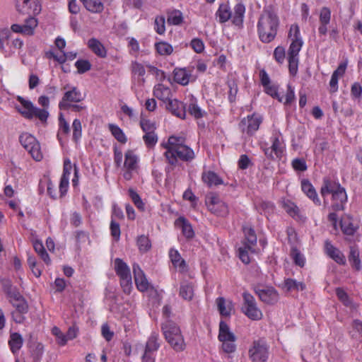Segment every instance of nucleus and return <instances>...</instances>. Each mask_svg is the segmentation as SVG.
Here are the masks:
<instances>
[{
  "instance_id": "obj_1",
  "label": "nucleus",
  "mask_w": 362,
  "mask_h": 362,
  "mask_svg": "<svg viewBox=\"0 0 362 362\" xmlns=\"http://www.w3.org/2000/svg\"><path fill=\"white\" fill-rule=\"evenodd\" d=\"M279 19L274 8L269 5L262 10L257 22V33L260 41L269 43L273 41L277 34Z\"/></svg>"
},
{
  "instance_id": "obj_2",
  "label": "nucleus",
  "mask_w": 362,
  "mask_h": 362,
  "mask_svg": "<svg viewBox=\"0 0 362 362\" xmlns=\"http://www.w3.org/2000/svg\"><path fill=\"white\" fill-rule=\"evenodd\" d=\"M162 146L166 150L164 155L173 170L177 165L179 159H181L180 137L171 136L168 142L162 144Z\"/></svg>"
},
{
  "instance_id": "obj_3",
  "label": "nucleus",
  "mask_w": 362,
  "mask_h": 362,
  "mask_svg": "<svg viewBox=\"0 0 362 362\" xmlns=\"http://www.w3.org/2000/svg\"><path fill=\"white\" fill-rule=\"evenodd\" d=\"M17 100L22 105V108L18 107V111L26 119L38 118L41 122H45L49 117V112L45 109L38 108L30 100L24 99L21 96H18Z\"/></svg>"
},
{
  "instance_id": "obj_4",
  "label": "nucleus",
  "mask_w": 362,
  "mask_h": 362,
  "mask_svg": "<svg viewBox=\"0 0 362 362\" xmlns=\"http://www.w3.org/2000/svg\"><path fill=\"white\" fill-rule=\"evenodd\" d=\"M270 140L272 141L271 147H268L267 145L261 147L264 155L271 160H274L275 158H280L284 149L283 137L281 132L278 130L273 131Z\"/></svg>"
},
{
  "instance_id": "obj_5",
  "label": "nucleus",
  "mask_w": 362,
  "mask_h": 362,
  "mask_svg": "<svg viewBox=\"0 0 362 362\" xmlns=\"http://www.w3.org/2000/svg\"><path fill=\"white\" fill-rule=\"evenodd\" d=\"M162 330L168 342L177 351H181V331L173 321L168 320L162 325Z\"/></svg>"
},
{
  "instance_id": "obj_6",
  "label": "nucleus",
  "mask_w": 362,
  "mask_h": 362,
  "mask_svg": "<svg viewBox=\"0 0 362 362\" xmlns=\"http://www.w3.org/2000/svg\"><path fill=\"white\" fill-rule=\"evenodd\" d=\"M206 205L209 211L218 216L224 217L228 214V205L216 193L210 192L206 196Z\"/></svg>"
},
{
  "instance_id": "obj_7",
  "label": "nucleus",
  "mask_w": 362,
  "mask_h": 362,
  "mask_svg": "<svg viewBox=\"0 0 362 362\" xmlns=\"http://www.w3.org/2000/svg\"><path fill=\"white\" fill-rule=\"evenodd\" d=\"M243 298V306L242 310L243 313L252 320H261L263 315L260 309L257 308L254 296L247 292H244Z\"/></svg>"
},
{
  "instance_id": "obj_8",
  "label": "nucleus",
  "mask_w": 362,
  "mask_h": 362,
  "mask_svg": "<svg viewBox=\"0 0 362 362\" xmlns=\"http://www.w3.org/2000/svg\"><path fill=\"white\" fill-rule=\"evenodd\" d=\"M19 141L34 160L40 161L42 158L40 144L33 135L23 133L19 137Z\"/></svg>"
},
{
  "instance_id": "obj_9",
  "label": "nucleus",
  "mask_w": 362,
  "mask_h": 362,
  "mask_svg": "<svg viewBox=\"0 0 362 362\" xmlns=\"http://www.w3.org/2000/svg\"><path fill=\"white\" fill-rule=\"evenodd\" d=\"M262 121L263 117L260 115L253 113L241 119L239 128L243 133H246L248 136H252L259 129Z\"/></svg>"
},
{
  "instance_id": "obj_10",
  "label": "nucleus",
  "mask_w": 362,
  "mask_h": 362,
  "mask_svg": "<svg viewBox=\"0 0 362 362\" xmlns=\"http://www.w3.org/2000/svg\"><path fill=\"white\" fill-rule=\"evenodd\" d=\"M248 354L252 362H266L269 356L268 346L262 339L254 341Z\"/></svg>"
},
{
  "instance_id": "obj_11",
  "label": "nucleus",
  "mask_w": 362,
  "mask_h": 362,
  "mask_svg": "<svg viewBox=\"0 0 362 362\" xmlns=\"http://www.w3.org/2000/svg\"><path fill=\"white\" fill-rule=\"evenodd\" d=\"M288 37L291 38V43L288 50V55L298 57L303 45V41L300 37V28L298 25H292L291 26Z\"/></svg>"
},
{
  "instance_id": "obj_12",
  "label": "nucleus",
  "mask_w": 362,
  "mask_h": 362,
  "mask_svg": "<svg viewBox=\"0 0 362 362\" xmlns=\"http://www.w3.org/2000/svg\"><path fill=\"white\" fill-rule=\"evenodd\" d=\"M254 291L264 303L273 305L279 300L278 291L272 286H256Z\"/></svg>"
},
{
  "instance_id": "obj_13",
  "label": "nucleus",
  "mask_w": 362,
  "mask_h": 362,
  "mask_svg": "<svg viewBox=\"0 0 362 362\" xmlns=\"http://www.w3.org/2000/svg\"><path fill=\"white\" fill-rule=\"evenodd\" d=\"M83 100L81 91L76 87H72L66 91L59 103L60 110H69L72 103H79Z\"/></svg>"
},
{
  "instance_id": "obj_14",
  "label": "nucleus",
  "mask_w": 362,
  "mask_h": 362,
  "mask_svg": "<svg viewBox=\"0 0 362 362\" xmlns=\"http://www.w3.org/2000/svg\"><path fill=\"white\" fill-rule=\"evenodd\" d=\"M325 252L332 259L339 265H345L346 260L343 252L334 246L329 240L325 241Z\"/></svg>"
},
{
  "instance_id": "obj_15",
  "label": "nucleus",
  "mask_w": 362,
  "mask_h": 362,
  "mask_svg": "<svg viewBox=\"0 0 362 362\" xmlns=\"http://www.w3.org/2000/svg\"><path fill=\"white\" fill-rule=\"evenodd\" d=\"M134 278L136 288L141 292L146 291L149 288V283L146 275L139 265L134 263L132 266Z\"/></svg>"
},
{
  "instance_id": "obj_16",
  "label": "nucleus",
  "mask_w": 362,
  "mask_h": 362,
  "mask_svg": "<svg viewBox=\"0 0 362 362\" xmlns=\"http://www.w3.org/2000/svg\"><path fill=\"white\" fill-rule=\"evenodd\" d=\"M331 194L332 201V209L334 211H343L344 209V204L347 202V195L345 189L341 187Z\"/></svg>"
},
{
  "instance_id": "obj_17",
  "label": "nucleus",
  "mask_w": 362,
  "mask_h": 362,
  "mask_svg": "<svg viewBox=\"0 0 362 362\" xmlns=\"http://www.w3.org/2000/svg\"><path fill=\"white\" fill-rule=\"evenodd\" d=\"M331 21V10L327 6H323L320 11L318 33L320 35H326L328 31L327 25Z\"/></svg>"
},
{
  "instance_id": "obj_18",
  "label": "nucleus",
  "mask_w": 362,
  "mask_h": 362,
  "mask_svg": "<svg viewBox=\"0 0 362 362\" xmlns=\"http://www.w3.org/2000/svg\"><path fill=\"white\" fill-rule=\"evenodd\" d=\"M301 189L305 195L313 201L315 205L320 206L321 201L318 197V194L312 185V183L308 179H303L301 180Z\"/></svg>"
},
{
  "instance_id": "obj_19",
  "label": "nucleus",
  "mask_w": 362,
  "mask_h": 362,
  "mask_svg": "<svg viewBox=\"0 0 362 362\" xmlns=\"http://www.w3.org/2000/svg\"><path fill=\"white\" fill-rule=\"evenodd\" d=\"M341 186L339 183L331 180L329 177H324L322 185L320 188V194L325 202V198L328 194H332L339 189Z\"/></svg>"
},
{
  "instance_id": "obj_20",
  "label": "nucleus",
  "mask_w": 362,
  "mask_h": 362,
  "mask_svg": "<svg viewBox=\"0 0 362 362\" xmlns=\"http://www.w3.org/2000/svg\"><path fill=\"white\" fill-rule=\"evenodd\" d=\"M16 7L20 13L30 16L37 10V4L36 0H20L18 1Z\"/></svg>"
},
{
  "instance_id": "obj_21",
  "label": "nucleus",
  "mask_w": 362,
  "mask_h": 362,
  "mask_svg": "<svg viewBox=\"0 0 362 362\" xmlns=\"http://www.w3.org/2000/svg\"><path fill=\"white\" fill-rule=\"evenodd\" d=\"M202 180L208 187L217 186L222 185L223 181L221 177L215 172L211 170L204 171L202 175Z\"/></svg>"
},
{
  "instance_id": "obj_22",
  "label": "nucleus",
  "mask_w": 362,
  "mask_h": 362,
  "mask_svg": "<svg viewBox=\"0 0 362 362\" xmlns=\"http://www.w3.org/2000/svg\"><path fill=\"white\" fill-rule=\"evenodd\" d=\"M245 7L243 4H237L233 8V13H231V19L233 25L240 28L243 26Z\"/></svg>"
},
{
  "instance_id": "obj_23",
  "label": "nucleus",
  "mask_w": 362,
  "mask_h": 362,
  "mask_svg": "<svg viewBox=\"0 0 362 362\" xmlns=\"http://www.w3.org/2000/svg\"><path fill=\"white\" fill-rule=\"evenodd\" d=\"M359 254V250L357 246L351 245L349 247V253L348 255L349 262L351 267L356 271H360L362 268Z\"/></svg>"
},
{
  "instance_id": "obj_24",
  "label": "nucleus",
  "mask_w": 362,
  "mask_h": 362,
  "mask_svg": "<svg viewBox=\"0 0 362 362\" xmlns=\"http://www.w3.org/2000/svg\"><path fill=\"white\" fill-rule=\"evenodd\" d=\"M115 270L119 279L132 276L129 266L120 258L115 259Z\"/></svg>"
},
{
  "instance_id": "obj_25",
  "label": "nucleus",
  "mask_w": 362,
  "mask_h": 362,
  "mask_svg": "<svg viewBox=\"0 0 362 362\" xmlns=\"http://www.w3.org/2000/svg\"><path fill=\"white\" fill-rule=\"evenodd\" d=\"M283 208L286 213L293 218L301 221L304 218L300 213V209L297 205L290 200H286L283 202Z\"/></svg>"
},
{
  "instance_id": "obj_26",
  "label": "nucleus",
  "mask_w": 362,
  "mask_h": 362,
  "mask_svg": "<svg viewBox=\"0 0 362 362\" xmlns=\"http://www.w3.org/2000/svg\"><path fill=\"white\" fill-rule=\"evenodd\" d=\"M88 47L97 56L104 58L107 55V51L103 45L96 38H91L88 42Z\"/></svg>"
},
{
  "instance_id": "obj_27",
  "label": "nucleus",
  "mask_w": 362,
  "mask_h": 362,
  "mask_svg": "<svg viewBox=\"0 0 362 362\" xmlns=\"http://www.w3.org/2000/svg\"><path fill=\"white\" fill-rule=\"evenodd\" d=\"M124 167L125 169L136 170L138 168V157L132 150H128L124 155Z\"/></svg>"
},
{
  "instance_id": "obj_28",
  "label": "nucleus",
  "mask_w": 362,
  "mask_h": 362,
  "mask_svg": "<svg viewBox=\"0 0 362 362\" xmlns=\"http://www.w3.org/2000/svg\"><path fill=\"white\" fill-rule=\"evenodd\" d=\"M158 335L156 333H153L148 338L145 348V352L142 357L143 362H146V358L147 354L156 351L159 348V344L158 343Z\"/></svg>"
},
{
  "instance_id": "obj_29",
  "label": "nucleus",
  "mask_w": 362,
  "mask_h": 362,
  "mask_svg": "<svg viewBox=\"0 0 362 362\" xmlns=\"http://www.w3.org/2000/svg\"><path fill=\"white\" fill-rule=\"evenodd\" d=\"M218 338L219 341H226V339L235 340V336L230 331V328L226 322L221 320L219 323V333Z\"/></svg>"
},
{
  "instance_id": "obj_30",
  "label": "nucleus",
  "mask_w": 362,
  "mask_h": 362,
  "mask_svg": "<svg viewBox=\"0 0 362 362\" xmlns=\"http://www.w3.org/2000/svg\"><path fill=\"white\" fill-rule=\"evenodd\" d=\"M23 338L21 335L17 332L12 333L10 336L8 344L10 346L11 351L15 354L19 351L23 345Z\"/></svg>"
},
{
  "instance_id": "obj_31",
  "label": "nucleus",
  "mask_w": 362,
  "mask_h": 362,
  "mask_svg": "<svg viewBox=\"0 0 362 362\" xmlns=\"http://www.w3.org/2000/svg\"><path fill=\"white\" fill-rule=\"evenodd\" d=\"M243 230L245 237L243 245L247 244L252 247L255 246L257 244V235L254 229L250 226H244Z\"/></svg>"
},
{
  "instance_id": "obj_32",
  "label": "nucleus",
  "mask_w": 362,
  "mask_h": 362,
  "mask_svg": "<svg viewBox=\"0 0 362 362\" xmlns=\"http://www.w3.org/2000/svg\"><path fill=\"white\" fill-rule=\"evenodd\" d=\"M284 285L287 291H298L305 289V284L303 282L297 281L296 280L291 278L285 279Z\"/></svg>"
},
{
  "instance_id": "obj_33",
  "label": "nucleus",
  "mask_w": 362,
  "mask_h": 362,
  "mask_svg": "<svg viewBox=\"0 0 362 362\" xmlns=\"http://www.w3.org/2000/svg\"><path fill=\"white\" fill-rule=\"evenodd\" d=\"M87 10L93 13H100L103 10V4L100 0H81Z\"/></svg>"
},
{
  "instance_id": "obj_34",
  "label": "nucleus",
  "mask_w": 362,
  "mask_h": 362,
  "mask_svg": "<svg viewBox=\"0 0 362 362\" xmlns=\"http://www.w3.org/2000/svg\"><path fill=\"white\" fill-rule=\"evenodd\" d=\"M258 212L264 216H268L274 212V205L271 202L260 201L255 204Z\"/></svg>"
},
{
  "instance_id": "obj_35",
  "label": "nucleus",
  "mask_w": 362,
  "mask_h": 362,
  "mask_svg": "<svg viewBox=\"0 0 362 362\" xmlns=\"http://www.w3.org/2000/svg\"><path fill=\"white\" fill-rule=\"evenodd\" d=\"M194 66L182 68V86H187L189 83L194 82L197 75L194 74Z\"/></svg>"
},
{
  "instance_id": "obj_36",
  "label": "nucleus",
  "mask_w": 362,
  "mask_h": 362,
  "mask_svg": "<svg viewBox=\"0 0 362 362\" xmlns=\"http://www.w3.org/2000/svg\"><path fill=\"white\" fill-rule=\"evenodd\" d=\"M108 129L112 136L121 144H125L127 141V136L123 132L122 129L117 125L114 124H109Z\"/></svg>"
},
{
  "instance_id": "obj_37",
  "label": "nucleus",
  "mask_w": 362,
  "mask_h": 362,
  "mask_svg": "<svg viewBox=\"0 0 362 362\" xmlns=\"http://www.w3.org/2000/svg\"><path fill=\"white\" fill-rule=\"evenodd\" d=\"M218 310L222 316L228 317L230 315V312L232 310V305L230 303L229 305H226V300L223 297H219L216 300Z\"/></svg>"
},
{
  "instance_id": "obj_38",
  "label": "nucleus",
  "mask_w": 362,
  "mask_h": 362,
  "mask_svg": "<svg viewBox=\"0 0 362 362\" xmlns=\"http://www.w3.org/2000/svg\"><path fill=\"white\" fill-rule=\"evenodd\" d=\"M218 21L221 23H226L231 18V11L226 4H221L216 13Z\"/></svg>"
},
{
  "instance_id": "obj_39",
  "label": "nucleus",
  "mask_w": 362,
  "mask_h": 362,
  "mask_svg": "<svg viewBox=\"0 0 362 362\" xmlns=\"http://www.w3.org/2000/svg\"><path fill=\"white\" fill-rule=\"evenodd\" d=\"M169 88L164 87L161 84H158L154 88L153 95L155 97L165 103H166L168 98H169Z\"/></svg>"
},
{
  "instance_id": "obj_40",
  "label": "nucleus",
  "mask_w": 362,
  "mask_h": 362,
  "mask_svg": "<svg viewBox=\"0 0 362 362\" xmlns=\"http://www.w3.org/2000/svg\"><path fill=\"white\" fill-rule=\"evenodd\" d=\"M37 25V21L35 18L30 16L28 18L25 23L23 25L24 30V35H33L34 34V30Z\"/></svg>"
},
{
  "instance_id": "obj_41",
  "label": "nucleus",
  "mask_w": 362,
  "mask_h": 362,
  "mask_svg": "<svg viewBox=\"0 0 362 362\" xmlns=\"http://www.w3.org/2000/svg\"><path fill=\"white\" fill-rule=\"evenodd\" d=\"M249 251L255 252L253 247L247 244H245L243 247L238 249L239 258L245 264L250 262V258L248 255Z\"/></svg>"
},
{
  "instance_id": "obj_42",
  "label": "nucleus",
  "mask_w": 362,
  "mask_h": 362,
  "mask_svg": "<svg viewBox=\"0 0 362 362\" xmlns=\"http://www.w3.org/2000/svg\"><path fill=\"white\" fill-rule=\"evenodd\" d=\"M166 108L171 112V113L177 117H181V112L179 109L180 102L177 99L168 98L166 101Z\"/></svg>"
},
{
  "instance_id": "obj_43",
  "label": "nucleus",
  "mask_w": 362,
  "mask_h": 362,
  "mask_svg": "<svg viewBox=\"0 0 362 362\" xmlns=\"http://www.w3.org/2000/svg\"><path fill=\"white\" fill-rule=\"evenodd\" d=\"M182 235H184L187 240L193 238L195 234L194 230L188 220L182 217Z\"/></svg>"
},
{
  "instance_id": "obj_44",
  "label": "nucleus",
  "mask_w": 362,
  "mask_h": 362,
  "mask_svg": "<svg viewBox=\"0 0 362 362\" xmlns=\"http://www.w3.org/2000/svg\"><path fill=\"white\" fill-rule=\"evenodd\" d=\"M294 263L300 267H303L305 265V257L301 252L296 247H293L290 254Z\"/></svg>"
},
{
  "instance_id": "obj_45",
  "label": "nucleus",
  "mask_w": 362,
  "mask_h": 362,
  "mask_svg": "<svg viewBox=\"0 0 362 362\" xmlns=\"http://www.w3.org/2000/svg\"><path fill=\"white\" fill-rule=\"evenodd\" d=\"M195 98L192 97V103L188 107V111L196 119L203 117L205 112L194 103Z\"/></svg>"
},
{
  "instance_id": "obj_46",
  "label": "nucleus",
  "mask_w": 362,
  "mask_h": 362,
  "mask_svg": "<svg viewBox=\"0 0 362 362\" xmlns=\"http://www.w3.org/2000/svg\"><path fill=\"white\" fill-rule=\"evenodd\" d=\"M340 227L343 233L346 235H353L357 230V227L350 221H341Z\"/></svg>"
},
{
  "instance_id": "obj_47",
  "label": "nucleus",
  "mask_w": 362,
  "mask_h": 362,
  "mask_svg": "<svg viewBox=\"0 0 362 362\" xmlns=\"http://www.w3.org/2000/svg\"><path fill=\"white\" fill-rule=\"evenodd\" d=\"M129 196L135 204V206L141 211L144 210V204L142 202L139 194L132 188L128 190Z\"/></svg>"
},
{
  "instance_id": "obj_48",
  "label": "nucleus",
  "mask_w": 362,
  "mask_h": 362,
  "mask_svg": "<svg viewBox=\"0 0 362 362\" xmlns=\"http://www.w3.org/2000/svg\"><path fill=\"white\" fill-rule=\"evenodd\" d=\"M75 66L79 74H84L91 69L92 65L88 60L78 59L75 62Z\"/></svg>"
},
{
  "instance_id": "obj_49",
  "label": "nucleus",
  "mask_w": 362,
  "mask_h": 362,
  "mask_svg": "<svg viewBox=\"0 0 362 362\" xmlns=\"http://www.w3.org/2000/svg\"><path fill=\"white\" fill-rule=\"evenodd\" d=\"M167 22L169 25H180L181 23V12L178 10L168 12Z\"/></svg>"
},
{
  "instance_id": "obj_50",
  "label": "nucleus",
  "mask_w": 362,
  "mask_h": 362,
  "mask_svg": "<svg viewBox=\"0 0 362 362\" xmlns=\"http://www.w3.org/2000/svg\"><path fill=\"white\" fill-rule=\"evenodd\" d=\"M156 49L157 52L161 55H168L172 53L173 47L165 42H160L156 44Z\"/></svg>"
},
{
  "instance_id": "obj_51",
  "label": "nucleus",
  "mask_w": 362,
  "mask_h": 362,
  "mask_svg": "<svg viewBox=\"0 0 362 362\" xmlns=\"http://www.w3.org/2000/svg\"><path fill=\"white\" fill-rule=\"evenodd\" d=\"M140 126L143 132H145V134H147V132H155V130L156 129L155 122L144 118H141L140 120Z\"/></svg>"
},
{
  "instance_id": "obj_52",
  "label": "nucleus",
  "mask_w": 362,
  "mask_h": 362,
  "mask_svg": "<svg viewBox=\"0 0 362 362\" xmlns=\"http://www.w3.org/2000/svg\"><path fill=\"white\" fill-rule=\"evenodd\" d=\"M288 62L289 73L291 76H294L298 72L299 58L298 57L288 55Z\"/></svg>"
},
{
  "instance_id": "obj_53",
  "label": "nucleus",
  "mask_w": 362,
  "mask_h": 362,
  "mask_svg": "<svg viewBox=\"0 0 362 362\" xmlns=\"http://www.w3.org/2000/svg\"><path fill=\"white\" fill-rule=\"evenodd\" d=\"M169 257L175 268H181V256L178 250L170 249L169 252Z\"/></svg>"
},
{
  "instance_id": "obj_54",
  "label": "nucleus",
  "mask_w": 362,
  "mask_h": 362,
  "mask_svg": "<svg viewBox=\"0 0 362 362\" xmlns=\"http://www.w3.org/2000/svg\"><path fill=\"white\" fill-rule=\"evenodd\" d=\"M137 245L141 252H145L148 251L151 247L150 240L148 237L145 235H141L137 239Z\"/></svg>"
},
{
  "instance_id": "obj_55",
  "label": "nucleus",
  "mask_w": 362,
  "mask_h": 362,
  "mask_svg": "<svg viewBox=\"0 0 362 362\" xmlns=\"http://www.w3.org/2000/svg\"><path fill=\"white\" fill-rule=\"evenodd\" d=\"M11 303L16 308L15 311L26 313L28 310V303L23 297Z\"/></svg>"
},
{
  "instance_id": "obj_56",
  "label": "nucleus",
  "mask_w": 362,
  "mask_h": 362,
  "mask_svg": "<svg viewBox=\"0 0 362 362\" xmlns=\"http://www.w3.org/2000/svg\"><path fill=\"white\" fill-rule=\"evenodd\" d=\"M73 129V139L75 141H77L81 136L82 127L81 122L79 119H75L72 124Z\"/></svg>"
},
{
  "instance_id": "obj_57",
  "label": "nucleus",
  "mask_w": 362,
  "mask_h": 362,
  "mask_svg": "<svg viewBox=\"0 0 362 362\" xmlns=\"http://www.w3.org/2000/svg\"><path fill=\"white\" fill-rule=\"evenodd\" d=\"M52 334L56 337L57 344L60 346H64L67 342L66 336L57 327H54L52 329Z\"/></svg>"
},
{
  "instance_id": "obj_58",
  "label": "nucleus",
  "mask_w": 362,
  "mask_h": 362,
  "mask_svg": "<svg viewBox=\"0 0 362 362\" xmlns=\"http://www.w3.org/2000/svg\"><path fill=\"white\" fill-rule=\"evenodd\" d=\"M195 158L194 151L187 145L182 144V161L190 162Z\"/></svg>"
},
{
  "instance_id": "obj_59",
  "label": "nucleus",
  "mask_w": 362,
  "mask_h": 362,
  "mask_svg": "<svg viewBox=\"0 0 362 362\" xmlns=\"http://www.w3.org/2000/svg\"><path fill=\"white\" fill-rule=\"evenodd\" d=\"M143 139L148 147H153L158 141V136L156 132H147L144 135Z\"/></svg>"
},
{
  "instance_id": "obj_60",
  "label": "nucleus",
  "mask_w": 362,
  "mask_h": 362,
  "mask_svg": "<svg viewBox=\"0 0 362 362\" xmlns=\"http://www.w3.org/2000/svg\"><path fill=\"white\" fill-rule=\"evenodd\" d=\"M336 295L339 300L342 302L346 306L350 305L351 301L346 293V292L341 288H336Z\"/></svg>"
},
{
  "instance_id": "obj_61",
  "label": "nucleus",
  "mask_w": 362,
  "mask_h": 362,
  "mask_svg": "<svg viewBox=\"0 0 362 362\" xmlns=\"http://www.w3.org/2000/svg\"><path fill=\"white\" fill-rule=\"evenodd\" d=\"M165 17L163 16H157L155 19V30L156 31L160 34L162 35L165 31Z\"/></svg>"
},
{
  "instance_id": "obj_62",
  "label": "nucleus",
  "mask_w": 362,
  "mask_h": 362,
  "mask_svg": "<svg viewBox=\"0 0 362 362\" xmlns=\"http://www.w3.org/2000/svg\"><path fill=\"white\" fill-rule=\"evenodd\" d=\"M235 340L226 339V341H221L222 342V349L224 352L230 354L233 353L236 349L235 344Z\"/></svg>"
},
{
  "instance_id": "obj_63",
  "label": "nucleus",
  "mask_w": 362,
  "mask_h": 362,
  "mask_svg": "<svg viewBox=\"0 0 362 362\" xmlns=\"http://www.w3.org/2000/svg\"><path fill=\"white\" fill-rule=\"evenodd\" d=\"M228 86L229 88L228 100L230 103H233L235 100V97L238 93V86L236 83L233 81L228 82Z\"/></svg>"
},
{
  "instance_id": "obj_64",
  "label": "nucleus",
  "mask_w": 362,
  "mask_h": 362,
  "mask_svg": "<svg viewBox=\"0 0 362 362\" xmlns=\"http://www.w3.org/2000/svg\"><path fill=\"white\" fill-rule=\"evenodd\" d=\"M292 167L296 171H305L307 170V165L303 158H295L292 161Z\"/></svg>"
}]
</instances>
